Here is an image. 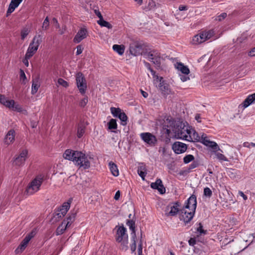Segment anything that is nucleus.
I'll return each mask as SVG.
<instances>
[{
	"mask_svg": "<svg viewBox=\"0 0 255 255\" xmlns=\"http://www.w3.org/2000/svg\"><path fill=\"white\" fill-rule=\"evenodd\" d=\"M75 154V157L74 163L76 165L85 169L90 168L91 166L90 160L92 159L91 156L86 155L83 152L79 151H77V152Z\"/></svg>",
	"mask_w": 255,
	"mask_h": 255,
	"instance_id": "nucleus-1",
	"label": "nucleus"
},
{
	"mask_svg": "<svg viewBox=\"0 0 255 255\" xmlns=\"http://www.w3.org/2000/svg\"><path fill=\"white\" fill-rule=\"evenodd\" d=\"M144 58L152 62L158 68L160 67L161 57L160 54L155 50H146L143 53Z\"/></svg>",
	"mask_w": 255,
	"mask_h": 255,
	"instance_id": "nucleus-2",
	"label": "nucleus"
},
{
	"mask_svg": "<svg viewBox=\"0 0 255 255\" xmlns=\"http://www.w3.org/2000/svg\"><path fill=\"white\" fill-rule=\"evenodd\" d=\"M185 123H180L174 130L175 135L177 138H180L187 141V139H191L190 136H188L190 134V127L188 126V124Z\"/></svg>",
	"mask_w": 255,
	"mask_h": 255,
	"instance_id": "nucleus-3",
	"label": "nucleus"
},
{
	"mask_svg": "<svg viewBox=\"0 0 255 255\" xmlns=\"http://www.w3.org/2000/svg\"><path fill=\"white\" fill-rule=\"evenodd\" d=\"M43 181V178L41 175L36 176L28 185L25 193L27 195H32L39 190L40 187Z\"/></svg>",
	"mask_w": 255,
	"mask_h": 255,
	"instance_id": "nucleus-4",
	"label": "nucleus"
},
{
	"mask_svg": "<svg viewBox=\"0 0 255 255\" xmlns=\"http://www.w3.org/2000/svg\"><path fill=\"white\" fill-rule=\"evenodd\" d=\"M41 42L42 37L41 35H36L34 36L25 54L26 58H30L36 53Z\"/></svg>",
	"mask_w": 255,
	"mask_h": 255,
	"instance_id": "nucleus-5",
	"label": "nucleus"
},
{
	"mask_svg": "<svg viewBox=\"0 0 255 255\" xmlns=\"http://www.w3.org/2000/svg\"><path fill=\"white\" fill-rule=\"evenodd\" d=\"M28 156V150L22 149L20 150L19 154L15 155L12 160V165L14 166H23Z\"/></svg>",
	"mask_w": 255,
	"mask_h": 255,
	"instance_id": "nucleus-6",
	"label": "nucleus"
},
{
	"mask_svg": "<svg viewBox=\"0 0 255 255\" xmlns=\"http://www.w3.org/2000/svg\"><path fill=\"white\" fill-rule=\"evenodd\" d=\"M156 82H159L158 88L163 96H167L171 93L170 86L163 77L156 76Z\"/></svg>",
	"mask_w": 255,
	"mask_h": 255,
	"instance_id": "nucleus-7",
	"label": "nucleus"
},
{
	"mask_svg": "<svg viewBox=\"0 0 255 255\" xmlns=\"http://www.w3.org/2000/svg\"><path fill=\"white\" fill-rule=\"evenodd\" d=\"M76 80L80 92L82 94H85L87 89V82L84 75L81 72H78L76 75Z\"/></svg>",
	"mask_w": 255,
	"mask_h": 255,
	"instance_id": "nucleus-8",
	"label": "nucleus"
},
{
	"mask_svg": "<svg viewBox=\"0 0 255 255\" xmlns=\"http://www.w3.org/2000/svg\"><path fill=\"white\" fill-rule=\"evenodd\" d=\"M0 103L8 108H12L17 111H20L21 110V107L18 105H15L13 100H8L3 95L0 94Z\"/></svg>",
	"mask_w": 255,
	"mask_h": 255,
	"instance_id": "nucleus-9",
	"label": "nucleus"
},
{
	"mask_svg": "<svg viewBox=\"0 0 255 255\" xmlns=\"http://www.w3.org/2000/svg\"><path fill=\"white\" fill-rule=\"evenodd\" d=\"M141 139L147 144L153 146L157 142L156 137L149 132H143L140 134Z\"/></svg>",
	"mask_w": 255,
	"mask_h": 255,
	"instance_id": "nucleus-10",
	"label": "nucleus"
},
{
	"mask_svg": "<svg viewBox=\"0 0 255 255\" xmlns=\"http://www.w3.org/2000/svg\"><path fill=\"white\" fill-rule=\"evenodd\" d=\"M130 244V250L133 253L137 250L138 255H142V249L143 247V240H132Z\"/></svg>",
	"mask_w": 255,
	"mask_h": 255,
	"instance_id": "nucleus-11",
	"label": "nucleus"
},
{
	"mask_svg": "<svg viewBox=\"0 0 255 255\" xmlns=\"http://www.w3.org/2000/svg\"><path fill=\"white\" fill-rule=\"evenodd\" d=\"M145 51L144 50V48L142 45L138 44H133L130 46L129 52L130 53L135 56L142 55Z\"/></svg>",
	"mask_w": 255,
	"mask_h": 255,
	"instance_id": "nucleus-12",
	"label": "nucleus"
},
{
	"mask_svg": "<svg viewBox=\"0 0 255 255\" xmlns=\"http://www.w3.org/2000/svg\"><path fill=\"white\" fill-rule=\"evenodd\" d=\"M172 148L175 153L180 154L185 152L187 147L186 144L176 141L173 144Z\"/></svg>",
	"mask_w": 255,
	"mask_h": 255,
	"instance_id": "nucleus-13",
	"label": "nucleus"
},
{
	"mask_svg": "<svg viewBox=\"0 0 255 255\" xmlns=\"http://www.w3.org/2000/svg\"><path fill=\"white\" fill-rule=\"evenodd\" d=\"M197 206L196 197L195 195H192L187 200L186 204L185 205L186 208H190V209L192 210L190 212V218L191 217V215H193V212H195L196 208Z\"/></svg>",
	"mask_w": 255,
	"mask_h": 255,
	"instance_id": "nucleus-14",
	"label": "nucleus"
},
{
	"mask_svg": "<svg viewBox=\"0 0 255 255\" xmlns=\"http://www.w3.org/2000/svg\"><path fill=\"white\" fill-rule=\"evenodd\" d=\"M87 36V30L84 28H82L75 35L73 41L75 43H78L80 42L83 39L86 38Z\"/></svg>",
	"mask_w": 255,
	"mask_h": 255,
	"instance_id": "nucleus-15",
	"label": "nucleus"
},
{
	"mask_svg": "<svg viewBox=\"0 0 255 255\" xmlns=\"http://www.w3.org/2000/svg\"><path fill=\"white\" fill-rule=\"evenodd\" d=\"M127 225L129 227V230L131 231V238L132 239H135V238H140L141 239L144 237L142 236L141 231H140V236L136 237L135 234V222L133 220H127Z\"/></svg>",
	"mask_w": 255,
	"mask_h": 255,
	"instance_id": "nucleus-16",
	"label": "nucleus"
},
{
	"mask_svg": "<svg viewBox=\"0 0 255 255\" xmlns=\"http://www.w3.org/2000/svg\"><path fill=\"white\" fill-rule=\"evenodd\" d=\"M150 186L153 189H157L160 194H163L165 192V188L160 179H157L155 182L151 183Z\"/></svg>",
	"mask_w": 255,
	"mask_h": 255,
	"instance_id": "nucleus-17",
	"label": "nucleus"
},
{
	"mask_svg": "<svg viewBox=\"0 0 255 255\" xmlns=\"http://www.w3.org/2000/svg\"><path fill=\"white\" fill-rule=\"evenodd\" d=\"M192 210L190 211L189 212H186V211H184V210H180V214H179V219L181 221H183L185 223H188L191 221V220L193 219L195 212H193V215H191V217L190 218V215L188 214H190V212H191Z\"/></svg>",
	"mask_w": 255,
	"mask_h": 255,
	"instance_id": "nucleus-18",
	"label": "nucleus"
},
{
	"mask_svg": "<svg viewBox=\"0 0 255 255\" xmlns=\"http://www.w3.org/2000/svg\"><path fill=\"white\" fill-rule=\"evenodd\" d=\"M180 206L179 203L178 202H176L174 203L172 206H168L167 208V210L170 209V211L168 212H166L165 215L167 216H174L177 214V213L179 212V207Z\"/></svg>",
	"mask_w": 255,
	"mask_h": 255,
	"instance_id": "nucleus-19",
	"label": "nucleus"
},
{
	"mask_svg": "<svg viewBox=\"0 0 255 255\" xmlns=\"http://www.w3.org/2000/svg\"><path fill=\"white\" fill-rule=\"evenodd\" d=\"M15 132L13 129H10L8 131L4 138V142L7 145L12 143L15 139Z\"/></svg>",
	"mask_w": 255,
	"mask_h": 255,
	"instance_id": "nucleus-20",
	"label": "nucleus"
},
{
	"mask_svg": "<svg viewBox=\"0 0 255 255\" xmlns=\"http://www.w3.org/2000/svg\"><path fill=\"white\" fill-rule=\"evenodd\" d=\"M205 41L206 38L204 37L203 32H201L193 36L191 43L194 45H198L205 42Z\"/></svg>",
	"mask_w": 255,
	"mask_h": 255,
	"instance_id": "nucleus-21",
	"label": "nucleus"
},
{
	"mask_svg": "<svg viewBox=\"0 0 255 255\" xmlns=\"http://www.w3.org/2000/svg\"><path fill=\"white\" fill-rule=\"evenodd\" d=\"M126 231V229L124 227H119L117 231V239H127L128 236Z\"/></svg>",
	"mask_w": 255,
	"mask_h": 255,
	"instance_id": "nucleus-22",
	"label": "nucleus"
},
{
	"mask_svg": "<svg viewBox=\"0 0 255 255\" xmlns=\"http://www.w3.org/2000/svg\"><path fill=\"white\" fill-rule=\"evenodd\" d=\"M22 1V0H11L7 11V15L12 12Z\"/></svg>",
	"mask_w": 255,
	"mask_h": 255,
	"instance_id": "nucleus-23",
	"label": "nucleus"
},
{
	"mask_svg": "<svg viewBox=\"0 0 255 255\" xmlns=\"http://www.w3.org/2000/svg\"><path fill=\"white\" fill-rule=\"evenodd\" d=\"M77 152V151H74L71 149H67L63 154V157L65 159L72 160L73 162L75 160V153Z\"/></svg>",
	"mask_w": 255,
	"mask_h": 255,
	"instance_id": "nucleus-24",
	"label": "nucleus"
},
{
	"mask_svg": "<svg viewBox=\"0 0 255 255\" xmlns=\"http://www.w3.org/2000/svg\"><path fill=\"white\" fill-rule=\"evenodd\" d=\"M188 136H190L191 139H187V141H191L193 140L200 141L201 136H200L198 133L192 128H190V134Z\"/></svg>",
	"mask_w": 255,
	"mask_h": 255,
	"instance_id": "nucleus-25",
	"label": "nucleus"
},
{
	"mask_svg": "<svg viewBox=\"0 0 255 255\" xmlns=\"http://www.w3.org/2000/svg\"><path fill=\"white\" fill-rule=\"evenodd\" d=\"M255 100V93L248 96V97L245 100L243 103V105L244 108L248 107L249 105L252 104Z\"/></svg>",
	"mask_w": 255,
	"mask_h": 255,
	"instance_id": "nucleus-26",
	"label": "nucleus"
},
{
	"mask_svg": "<svg viewBox=\"0 0 255 255\" xmlns=\"http://www.w3.org/2000/svg\"><path fill=\"white\" fill-rule=\"evenodd\" d=\"M29 240H23V241L19 245V246L15 250L16 254L22 253L26 248L28 244Z\"/></svg>",
	"mask_w": 255,
	"mask_h": 255,
	"instance_id": "nucleus-27",
	"label": "nucleus"
},
{
	"mask_svg": "<svg viewBox=\"0 0 255 255\" xmlns=\"http://www.w3.org/2000/svg\"><path fill=\"white\" fill-rule=\"evenodd\" d=\"M70 203L68 202H65L58 209V210L60 212L61 215L65 216L70 209Z\"/></svg>",
	"mask_w": 255,
	"mask_h": 255,
	"instance_id": "nucleus-28",
	"label": "nucleus"
},
{
	"mask_svg": "<svg viewBox=\"0 0 255 255\" xmlns=\"http://www.w3.org/2000/svg\"><path fill=\"white\" fill-rule=\"evenodd\" d=\"M137 173L142 180H144L147 173L145 166L142 164L139 165L138 167Z\"/></svg>",
	"mask_w": 255,
	"mask_h": 255,
	"instance_id": "nucleus-29",
	"label": "nucleus"
},
{
	"mask_svg": "<svg viewBox=\"0 0 255 255\" xmlns=\"http://www.w3.org/2000/svg\"><path fill=\"white\" fill-rule=\"evenodd\" d=\"M76 213L75 212H71L69 216L67 217L66 220H64L63 221H65V225L68 227H69L71 224L75 221V219L76 217Z\"/></svg>",
	"mask_w": 255,
	"mask_h": 255,
	"instance_id": "nucleus-30",
	"label": "nucleus"
},
{
	"mask_svg": "<svg viewBox=\"0 0 255 255\" xmlns=\"http://www.w3.org/2000/svg\"><path fill=\"white\" fill-rule=\"evenodd\" d=\"M109 165L112 174L115 176H118L119 173L117 165L111 161L109 162Z\"/></svg>",
	"mask_w": 255,
	"mask_h": 255,
	"instance_id": "nucleus-31",
	"label": "nucleus"
},
{
	"mask_svg": "<svg viewBox=\"0 0 255 255\" xmlns=\"http://www.w3.org/2000/svg\"><path fill=\"white\" fill-rule=\"evenodd\" d=\"M113 49L120 55H123L125 52V46L123 45L115 44L113 46Z\"/></svg>",
	"mask_w": 255,
	"mask_h": 255,
	"instance_id": "nucleus-32",
	"label": "nucleus"
},
{
	"mask_svg": "<svg viewBox=\"0 0 255 255\" xmlns=\"http://www.w3.org/2000/svg\"><path fill=\"white\" fill-rule=\"evenodd\" d=\"M177 69L184 74L187 75L190 72L188 68L181 63H179L177 64Z\"/></svg>",
	"mask_w": 255,
	"mask_h": 255,
	"instance_id": "nucleus-33",
	"label": "nucleus"
},
{
	"mask_svg": "<svg viewBox=\"0 0 255 255\" xmlns=\"http://www.w3.org/2000/svg\"><path fill=\"white\" fill-rule=\"evenodd\" d=\"M39 87L40 84L38 82V80L37 79L33 80L32 85L31 94L32 95L35 94L37 92Z\"/></svg>",
	"mask_w": 255,
	"mask_h": 255,
	"instance_id": "nucleus-34",
	"label": "nucleus"
},
{
	"mask_svg": "<svg viewBox=\"0 0 255 255\" xmlns=\"http://www.w3.org/2000/svg\"><path fill=\"white\" fill-rule=\"evenodd\" d=\"M68 227L65 225V221H63L62 224L57 228L56 230V234H62Z\"/></svg>",
	"mask_w": 255,
	"mask_h": 255,
	"instance_id": "nucleus-35",
	"label": "nucleus"
},
{
	"mask_svg": "<svg viewBox=\"0 0 255 255\" xmlns=\"http://www.w3.org/2000/svg\"><path fill=\"white\" fill-rule=\"evenodd\" d=\"M85 126L83 124H80L78 126L77 129V136L79 138L81 137L85 132Z\"/></svg>",
	"mask_w": 255,
	"mask_h": 255,
	"instance_id": "nucleus-36",
	"label": "nucleus"
},
{
	"mask_svg": "<svg viewBox=\"0 0 255 255\" xmlns=\"http://www.w3.org/2000/svg\"><path fill=\"white\" fill-rule=\"evenodd\" d=\"M97 22L101 26L106 27L109 29H111L112 28V25L109 22L104 20L103 19V18L101 19H99V20H98Z\"/></svg>",
	"mask_w": 255,
	"mask_h": 255,
	"instance_id": "nucleus-37",
	"label": "nucleus"
},
{
	"mask_svg": "<svg viewBox=\"0 0 255 255\" xmlns=\"http://www.w3.org/2000/svg\"><path fill=\"white\" fill-rule=\"evenodd\" d=\"M110 129H115L117 128V124L115 119H111L108 124Z\"/></svg>",
	"mask_w": 255,
	"mask_h": 255,
	"instance_id": "nucleus-38",
	"label": "nucleus"
},
{
	"mask_svg": "<svg viewBox=\"0 0 255 255\" xmlns=\"http://www.w3.org/2000/svg\"><path fill=\"white\" fill-rule=\"evenodd\" d=\"M122 121L123 125H126L127 124V121L128 117L125 113L121 112L118 117Z\"/></svg>",
	"mask_w": 255,
	"mask_h": 255,
	"instance_id": "nucleus-39",
	"label": "nucleus"
},
{
	"mask_svg": "<svg viewBox=\"0 0 255 255\" xmlns=\"http://www.w3.org/2000/svg\"><path fill=\"white\" fill-rule=\"evenodd\" d=\"M204 35V37L206 38V41L210 39L214 34V32L212 30L209 31H203Z\"/></svg>",
	"mask_w": 255,
	"mask_h": 255,
	"instance_id": "nucleus-40",
	"label": "nucleus"
},
{
	"mask_svg": "<svg viewBox=\"0 0 255 255\" xmlns=\"http://www.w3.org/2000/svg\"><path fill=\"white\" fill-rule=\"evenodd\" d=\"M204 35V37L206 38V41L210 39L214 34V32L212 30L209 31H203Z\"/></svg>",
	"mask_w": 255,
	"mask_h": 255,
	"instance_id": "nucleus-41",
	"label": "nucleus"
},
{
	"mask_svg": "<svg viewBox=\"0 0 255 255\" xmlns=\"http://www.w3.org/2000/svg\"><path fill=\"white\" fill-rule=\"evenodd\" d=\"M110 110L111 113L115 117H118L120 115V113L122 112L120 108L112 107Z\"/></svg>",
	"mask_w": 255,
	"mask_h": 255,
	"instance_id": "nucleus-42",
	"label": "nucleus"
},
{
	"mask_svg": "<svg viewBox=\"0 0 255 255\" xmlns=\"http://www.w3.org/2000/svg\"><path fill=\"white\" fill-rule=\"evenodd\" d=\"M200 141H201V142L206 146H207V145L209 144L210 141V140L208 139V137L205 134H203L201 135V137Z\"/></svg>",
	"mask_w": 255,
	"mask_h": 255,
	"instance_id": "nucleus-43",
	"label": "nucleus"
},
{
	"mask_svg": "<svg viewBox=\"0 0 255 255\" xmlns=\"http://www.w3.org/2000/svg\"><path fill=\"white\" fill-rule=\"evenodd\" d=\"M30 32V30L27 28H24L21 31V38L22 40H24L25 38L28 35Z\"/></svg>",
	"mask_w": 255,
	"mask_h": 255,
	"instance_id": "nucleus-44",
	"label": "nucleus"
},
{
	"mask_svg": "<svg viewBox=\"0 0 255 255\" xmlns=\"http://www.w3.org/2000/svg\"><path fill=\"white\" fill-rule=\"evenodd\" d=\"M215 155L216 157L220 161H228L227 158L224 155L221 153L215 152Z\"/></svg>",
	"mask_w": 255,
	"mask_h": 255,
	"instance_id": "nucleus-45",
	"label": "nucleus"
},
{
	"mask_svg": "<svg viewBox=\"0 0 255 255\" xmlns=\"http://www.w3.org/2000/svg\"><path fill=\"white\" fill-rule=\"evenodd\" d=\"M194 159V157L191 154H189L185 156L183 158V161L185 163H188Z\"/></svg>",
	"mask_w": 255,
	"mask_h": 255,
	"instance_id": "nucleus-46",
	"label": "nucleus"
},
{
	"mask_svg": "<svg viewBox=\"0 0 255 255\" xmlns=\"http://www.w3.org/2000/svg\"><path fill=\"white\" fill-rule=\"evenodd\" d=\"M37 233L36 229H33L31 232L28 233L24 239H32L34 238Z\"/></svg>",
	"mask_w": 255,
	"mask_h": 255,
	"instance_id": "nucleus-47",
	"label": "nucleus"
},
{
	"mask_svg": "<svg viewBox=\"0 0 255 255\" xmlns=\"http://www.w3.org/2000/svg\"><path fill=\"white\" fill-rule=\"evenodd\" d=\"M119 242L121 245L122 250H126L128 249V240H119Z\"/></svg>",
	"mask_w": 255,
	"mask_h": 255,
	"instance_id": "nucleus-48",
	"label": "nucleus"
},
{
	"mask_svg": "<svg viewBox=\"0 0 255 255\" xmlns=\"http://www.w3.org/2000/svg\"><path fill=\"white\" fill-rule=\"evenodd\" d=\"M207 146H209L212 148L213 149H218L219 150H221L218 147V144L216 142L214 141H210L209 144L207 145Z\"/></svg>",
	"mask_w": 255,
	"mask_h": 255,
	"instance_id": "nucleus-49",
	"label": "nucleus"
},
{
	"mask_svg": "<svg viewBox=\"0 0 255 255\" xmlns=\"http://www.w3.org/2000/svg\"><path fill=\"white\" fill-rule=\"evenodd\" d=\"M204 195L206 197H210L212 195V192L209 188L206 187L204 189Z\"/></svg>",
	"mask_w": 255,
	"mask_h": 255,
	"instance_id": "nucleus-50",
	"label": "nucleus"
},
{
	"mask_svg": "<svg viewBox=\"0 0 255 255\" xmlns=\"http://www.w3.org/2000/svg\"><path fill=\"white\" fill-rule=\"evenodd\" d=\"M88 102V98L87 97H85L80 101L79 105L81 107H84L87 104Z\"/></svg>",
	"mask_w": 255,
	"mask_h": 255,
	"instance_id": "nucleus-51",
	"label": "nucleus"
},
{
	"mask_svg": "<svg viewBox=\"0 0 255 255\" xmlns=\"http://www.w3.org/2000/svg\"><path fill=\"white\" fill-rule=\"evenodd\" d=\"M64 216V215H62L60 214V212H59V211L57 210L54 213V218L56 220H58L60 219H61Z\"/></svg>",
	"mask_w": 255,
	"mask_h": 255,
	"instance_id": "nucleus-52",
	"label": "nucleus"
},
{
	"mask_svg": "<svg viewBox=\"0 0 255 255\" xmlns=\"http://www.w3.org/2000/svg\"><path fill=\"white\" fill-rule=\"evenodd\" d=\"M227 16V14L225 12L221 13L220 15H218L216 18V20H218L219 21H221L224 19H225Z\"/></svg>",
	"mask_w": 255,
	"mask_h": 255,
	"instance_id": "nucleus-53",
	"label": "nucleus"
},
{
	"mask_svg": "<svg viewBox=\"0 0 255 255\" xmlns=\"http://www.w3.org/2000/svg\"><path fill=\"white\" fill-rule=\"evenodd\" d=\"M58 83L64 87H66L68 86V83L66 81L61 78H59L58 80Z\"/></svg>",
	"mask_w": 255,
	"mask_h": 255,
	"instance_id": "nucleus-54",
	"label": "nucleus"
},
{
	"mask_svg": "<svg viewBox=\"0 0 255 255\" xmlns=\"http://www.w3.org/2000/svg\"><path fill=\"white\" fill-rule=\"evenodd\" d=\"M199 227L197 228V231L200 234V235H201L202 234H205L207 231L204 230L203 229V227L201 223H199Z\"/></svg>",
	"mask_w": 255,
	"mask_h": 255,
	"instance_id": "nucleus-55",
	"label": "nucleus"
},
{
	"mask_svg": "<svg viewBox=\"0 0 255 255\" xmlns=\"http://www.w3.org/2000/svg\"><path fill=\"white\" fill-rule=\"evenodd\" d=\"M198 165H199V164L197 161H194L189 165V169H190V170L193 169L198 167Z\"/></svg>",
	"mask_w": 255,
	"mask_h": 255,
	"instance_id": "nucleus-56",
	"label": "nucleus"
},
{
	"mask_svg": "<svg viewBox=\"0 0 255 255\" xmlns=\"http://www.w3.org/2000/svg\"><path fill=\"white\" fill-rule=\"evenodd\" d=\"M83 50V48L81 45H79L77 46V52L76 54L77 55H79L81 53H82V51Z\"/></svg>",
	"mask_w": 255,
	"mask_h": 255,
	"instance_id": "nucleus-57",
	"label": "nucleus"
},
{
	"mask_svg": "<svg viewBox=\"0 0 255 255\" xmlns=\"http://www.w3.org/2000/svg\"><path fill=\"white\" fill-rule=\"evenodd\" d=\"M94 12H95V14L99 18V19H101L103 18V16L99 10L95 9Z\"/></svg>",
	"mask_w": 255,
	"mask_h": 255,
	"instance_id": "nucleus-58",
	"label": "nucleus"
},
{
	"mask_svg": "<svg viewBox=\"0 0 255 255\" xmlns=\"http://www.w3.org/2000/svg\"><path fill=\"white\" fill-rule=\"evenodd\" d=\"M20 76L21 80H22L23 81H24L26 79V76L24 72V71L22 70H20Z\"/></svg>",
	"mask_w": 255,
	"mask_h": 255,
	"instance_id": "nucleus-59",
	"label": "nucleus"
},
{
	"mask_svg": "<svg viewBox=\"0 0 255 255\" xmlns=\"http://www.w3.org/2000/svg\"><path fill=\"white\" fill-rule=\"evenodd\" d=\"M52 20H53V23H54V25L56 27V28H60V25H59V24L57 19L55 18H53Z\"/></svg>",
	"mask_w": 255,
	"mask_h": 255,
	"instance_id": "nucleus-60",
	"label": "nucleus"
},
{
	"mask_svg": "<svg viewBox=\"0 0 255 255\" xmlns=\"http://www.w3.org/2000/svg\"><path fill=\"white\" fill-rule=\"evenodd\" d=\"M49 25V22H46L43 21L42 27L43 29L46 30L48 29Z\"/></svg>",
	"mask_w": 255,
	"mask_h": 255,
	"instance_id": "nucleus-61",
	"label": "nucleus"
},
{
	"mask_svg": "<svg viewBox=\"0 0 255 255\" xmlns=\"http://www.w3.org/2000/svg\"><path fill=\"white\" fill-rule=\"evenodd\" d=\"M29 58H26V55L25 56V58L24 59H23V62L24 63V64L26 66V67H28V65H29V63H28V59Z\"/></svg>",
	"mask_w": 255,
	"mask_h": 255,
	"instance_id": "nucleus-62",
	"label": "nucleus"
},
{
	"mask_svg": "<svg viewBox=\"0 0 255 255\" xmlns=\"http://www.w3.org/2000/svg\"><path fill=\"white\" fill-rule=\"evenodd\" d=\"M180 79H181V81H182L183 82H185V81H186L187 80H189V77L187 76L182 75V76H181Z\"/></svg>",
	"mask_w": 255,
	"mask_h": 255,
	"instance_id": "nucleus-63",
	"label": "nucleus"
},
{
	"mask_svg": "<svg viewBox=\"0 0 255 255\" xmlns=\"http://www.w3.org/2000/svg\"><path fill=\"white\" fill-rule=\"evenodd\" d=\"M239 194L241 197H242L245 200H247V199H248L247 196L246 195H245L244 193L242 191H239Z\"/></svg>",
	"mask_w": 255,
	"mask_h": 255,
	"instance_id": "nucleus-64",
	"label": "nucleus"
}]
</instances>
